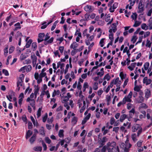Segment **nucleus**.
I'll list each match as a JSON object with an SVG mask.
<instances>
[{"label": "nucleus", "instance_id": "obj_42", "mask_svg": "<svg viewBox=\"0 0 152 152\" xmlns=\"http://www.w3.org/2000/svg\"><path fill=\"white\" fill-rule=\"evenodd\" d=\"M64 66V63H62L61 64V66H60V68L61 69V74H62L64 71V69L63 68Z\"/></svg>", "mask_w": 152, "mask_h": 152}, {"label": "nucleus", "instance_id": "obj_2", "mask_svg": "<svg viewBox=\"0 0 152 152\" xmlns=\"http://www.w3.org/2000/svg\"><path fill=\"white\" fill-rule=\"evenodd\" d=\"M132 145L129 143L128 141H126L125 143H121L120 147L124 150V152H129V148L131 147Z\"/></svg>", "mask_w": 152, "mask_h": 152}, {"label": "nucleus", "instance_id": "obj_3", "mask_svg": "<svg viewBox=\"0 0 152 152\" xmlns=\"http://www.w3.org/2000/svg\"><path fill=\"white\" fill-rule=\"evenodd\" d=\"M132 95V92L130 91L127 96H126L123 99V103L125 104L126 102H131L132 101L131 98Z\"/></svg>", "mask_w": 152, "mask_h": 152}, {"label": "nucleus", "instance_id": "obj_29", "mask_svg": "<svg viewBox=\"0 0 152 152\" xmlns=\"http://www.w3.org/2000/svg\"><path fill=\"white\" fill-rule=\"evenodd\" d=\"M42 109V107H40L38 109L37 111V115L38 118L41 115V111Z\"/></svg>", "mask_w": 152, "mask_h": 152}, {"label": "nucleus", "instance_id": "obj_39", "mask_svg": "<svg viewBox=\"0 0 152 152\" xmlns=\"http://www.w3.org/2000/svg\"><path fill=\"white\" fill-rule=\"evenodd\" d=\"M137 39L136 36L134 35L133 36L132 39L131 41L133 43H134L135 42Z\"/></svg>", "mask_w": 152, "mask_h": 152}, {"label": "nucleus", "instance_id": "obj_6", "mask_svg": "<svg viewBox=\"0 0 152 152\" xmlns=\"http://www.w3.org/2000/svg\"><path fill=\"white\" fill-rule=\"evenodd\" d=\"M84 10L86 11L91 12L94 10V8L91 6L87 5L84 7Z\"/></svg>", "mask_w": 152, "mask_h": 152}, {"label": "nucleus", "instance_id": "obj_18", "mask_svg": "<svg viewBox=\"0 0 152 152\" xmlns=\"http://www.w3.org/2000/svg\"><path fill=\"white\" fill-rule=\"evenodd\" d=\"M40 134L43 136H45V131L44 127L42 126L41 127L39 130Z\"/></svg>", "mask_w": 152, "mask_h": 152}, {"label": "nucleus", "instance_id": "obj_31", "mask_svg": "<svg viewBox=\"0 0 152 152\" xmlns=\"http://www.w3.org/2000/svg\"><path fill=\"white\" fill-rule=\"evenodd\" d=\"M151 42H150V41L148 39L146 41V47L150 48L151 47Z\"/></svg>", "mask_w": 152, "mask_h": 152}, {"label": "nucleus", "instance_id": "obj_60", "mask_svg": "<svg viewBox=\"0 0 152 152\" xmlns=\"http://www.w3.org/2000/svg\"><path fill=\"white\" fill-rule=\"evenodd\" d=\"M6 97L7 99L10 102H11V100L12 99V95L11 94H10L9 95H7Z\"/></svg>", "mask_w": 152, "mask_h": 152}, {"label": "nucleus", "instance_id": "obj_45", "mask_svg": "<svg viewBox=\"0 0 152 152\" xmlns=\"http://www.w3.org/2000/svg\"><path fill=\"white\" fill-rule=\"evenodd\" d=\"M45 142L48 144H50L51 142V140L48 137H46L45 138Z\"/></svg>", "mask_w": 152, "mask_h": 152}, {"label": "nucleus", "instance_id": "obj_52", "mask_svg": "<svg viewBox=\"0 0 152 152\" xmlns=\"http://www.w3.org/2000/svg\"><path fill=\"white\" fill-rule=\"evenodd\" d=\"M46 72H42L40 73L39 75V77L40 78H42V77L46 76Z\"/></svg>", "mask_w": 152, "mask_h": 152}, {"label": "nucleus", "instance_id": "obj_24", "mask_svg": "<svg viewBox=\"0 0 152 152\" xmlns=\"http://www.w3.org/2000/svg\"><path fill=\"white\" fill-rule=\"evenodd\" d=\"M89 16V15L86 14L85 15V18L81 20L80 21V22H83V21H88Z\"/></svg>", "mask_w": 152, "mask_h": 152}, {"label": "nucleus", "instance_id": "obj_20", "mask_svg": "<svg viewBox=\"0 0 152 152\" xmlns=\"http://www.w3.org/2000/svg\"><path fill=\"white\" fill-rule=\"evenodd\" d=\"M151 95V92L150 91L147 90L145 93V96L146 98L148 99Z\"/></svg>", "mask_w": 152, "mask_h": 152}, {"label": "nucleus", "instance_id": "obj_63", "mask_svg": "<svg viewBox=\"0 0 152 152\" xmlns=\"http://www.w3.org/2000/svg\"><path fill=\"white\" fill-rule=\"evenodd\" d=\"M115 119L113 117H112L111 118L110 120V124L112 125H113L115 122Z\"/></svg>", "mask_w": 152, "mask_h": 152}, {"label": "nucleus", "instance_id": "obj_64", "mask_svg": "<svg viewBox=\"0 0 152 152\" xmlns=\"http://www.w3.org/2000/svg\"><path fill=\"white\" fill-rule=\"evenodd\" d=\"M119 129V128L118 127H115L113 129V131L115 132L116 133L118 132V131Z\"/></svg>", "mask_w": 152, "mask_h": 152}, {"label": "nucleus", "instance_id": "obj_13", "mask_svg": "<svg viewBox=\"0 0 152 152\" xmlns=\"http://www.w3.org/2000/svg\"><path fill=\"white\" fill-rule=\"evenodd\" d=\"M53 39L54 38L53 37H52L48 40H47L46 41H45L44 43L45 45H47L48 44L51 43L53 42Z\"/></svg>", "mask_w": 152, "mask_h": 152}, {"label": "nucleus", "instance_id": "obj_47", "mask_svg": "<svg viewBox=\"0 0 152 152\" xmlns=\"http://www.w3.org/2000/svg\"><path fill=\"white\" fill-rule=\"evenodd\" d=\"M107 149V145H105L102 147L101 150H100L101 152H105Z\"/></svg>", "mask_w": 152, "mask_h": 152}, {"label": "nucleus", "instance_id": "obj_50", "mask_svg": "<svg viewBox=\"0 0 152 152\" xmlns=\"http://www.w3.org/2000/svg\"><path fill=\"white\" fill-rule=\"evenodd\" d=\"M2 72L6 76H8L9 75L8 72L7 70L3 69L2 70Z\"/></svg>", "mask_w": 152, "mask_h": 152}, {"label": "nucleus", "instance_id": "obj_34", "mask_svg": "<svg viewBox=\"0 0 152 152\" xmlns=\"http://www.w3.org/2000/svg\"><path fill=\"white\" fill-rule=\"evenodd\" d=\"M149 65V64L148 62H147L145 63L144 66L145 70H147Z\"/></svg>", "mask_w": 152, "mask_h": 152}, {"label": "nucleus", "instance_id": "obj_61", "mask_svg": "<svg viewBox=\"0 0 152 152\" xmlns=\"http://www.w3.org/2000/svg\"><path fill=\"white\" fill-rule=\"evenodd\" d=\"M53 117H52L51 118H48L47 120V122L49 124L52 123L53 122Z\"/></svg>", "mask_w": 152, "mask_h": 152}, {"label": "nucleus", "instance_id": "obj_46", "mask_svg": "<svg viewBox=\"0 0 152 152\" xmlns=\"http://www.w3.org/2000/svg\"><path fill=\"white\" fill-rule=\"evenodd\" d=\"M110 77L108 74L106 75L104 77V80L106 79L107 81L109 80L110 79Z\"/></svg>", "mask_w": 152, "mask_h": 152}, {"label": "nucleus", "instance_id": "obj_5", "mask_svg": "<svg viewBox=\"0 0 152 152\" xmlns=\"http://www.w3.org/2000/svg\"><path fill=\"white\" fill-rule=\"evenodd\" d=\"M108 140V138L105 137H103L102 139H100V140L99 142L101 146H99V148H101L105 144V142Z\"/></svg>", "mask_w": 152, "mask_h": 152}, {"label": "nucleus", "instance_id": "obj_27", "mask_svg": "<svg viewBox=\"0 0 152 152\" xmlns=\"http://www.w3.org/2000/svg\"><path fill=\"white\" fill-rule=\"evenodd\" d=\"M131 18L135 20L137 18V15L136 13H133L132 15H131Z\"/></svg>", "mask_w": 152, "mask_h": 152}, {"label": "nucleus", "instance_id": "obj_49", "mask_svg": "<svg viewBox=\"0 0 152 152\" xmlns=\"http://www.w3.org/2000/svg\"><path fill=\"white\" fill-rule=\"evenodd\" d=\"M141 28L143 29H148V26L145 23H143L141 26Z\"/></svg>", "mask_w": 152, "mask_h": 152}, {"label": "nucleus", "instance_id": "obj_28", "mask_svg": "<svg viewBox=\"0 0 152 152\" xmlns=\"http://www.w3.org/2000/svg\"><path fill=\"white\" fill-rule=\"evenodd\" d=\"M64 131L63 130H60L58 132V136L60 137L61 138L64 136Z\"/></svg>", "mask_w": 152, "mask_h": 152}, {"label": "nucleus", "instance_id": "obj_62", "mask_svg": "<svg viewBox=\"0 0 152 152\" xmlns=\"http://www.w3.org/2000/svg\"><path fill=\"white\" fill-rule=\"evenodd\" d=\"M134 90L135 91L139 92L140 91V88L139 86H137L134 87Z\"/></svg>", "mask_w": 152, "mask_h": 152}, {"label": "nucleus", "instance_id": "obj_11", "mask_svg": "<svg viewBox=\"0 0 152 152\" xmlns=\"http://www.w3.org/2000/svg\"><path fill=\"white\" fill-rule=\"evenodd\" d=\"M127 118V115L125 114H123L121 115L119 120L121 122H122L126 118Z\"/></svg>", "mask_w": 152, "mask_h": 152}, {"label": "nucleus", "instance_id": "obj_9", "mask_svg": "<svg viewBox=\"0 0 152 152\" xmlns=\"http://www.w3.org/2000/svg\"><path fill=\"white\" fill-rule=\"evenodd\" d=\"M143 6L142 5V3L140 1L139 4L138 10L137 11L138 13H141L144 11Z\"/></svg>", "mask_w": 152, "mask_h": 152}, {"label": "nucleus", "instance_id": "obj_23", "mask_svg": "<svg viewBox=\"0 0 152 152\" xmlns=\"http://www.w3.org/2000/svg\"><path fill=\"white\" fill-rule=\"evenodd\" d=\"M34 149L35 151H41L42 150V148L41 146H37L34 147Z\"/></svg>", "mask_w": 152, "mask_h": 152}, {"label": "nucleus", "instance_id": "obj_10", "mask_svg": "<svg viewBox=\"0 0 152 152\" xmlns=\"http://www.w3.org/2000/svg\"><path fill=\"white\" fill-rule=\"evenodd\" d=\"M31 58L32 60L33 64H36L37 61V57L34 54L31 55Z\"/></svg>", "mask_w": 152, "mask_h": 152}, {"label": "nucleus", "instance_id": "obj_41", "mask_svg": "<svg viewBox=\"0 0 152 152\" xmlns=\"http://www.w3.org/2000/svg\"><path fill=\"white\" fill-rule=\"evenodd\" d=\"M22 82L23 81L22 80L20 79L19 80H18L17 83V87H18L19 86H22Z\"/></svg>", "mask_w": 152, "mask_h": 152}, {"label": "nucleus", "instance_id": "obj_56", "mask_svg": "<svg viewBox=\"0 0 152 152\" xmlns=\"http://www.w3.org/2000/svg\"><path fill=\"white\" fill-rule=\"evenodd\" d=\"M113 34L112 32L111 33H110V34H109V39L112 40H113Z\"/></svg>", "mask_w": 152, "mask_h": 152}, {"label": "nucleus", "instance_id": "obj_48", "mask_svg": "<svg viewBox=\"0 0 152 152\" xmlns=\"http://www.w3.org/2000/svg\"><path fill=\"white\" fill-rule=\"evenodd\" d=\"M4 54L5 56H7L8 53V47H6L4 49Z\"/></svg>", "mask_w": 152, "mask_h": 152}, {"label": "nucleus", "instance_id": "obj_25", "mask_svg": "<svg viewBox=\"0 0 152 152\" xmlns=\"http://www.w3.org/2000/svg\"><path fill=\"white\" fill-rule=\"evenodd\" d=\"M148 26L151 29H152V17L150 18L149 20Z\"/></svg>", "mask_w": 152, "mask_h": 152}, {"label": "nucleus", "instance_id": "obj_30", "mask_svg": "<svg viewBox=\"0 0 152 152\" xmlns=\"http://www.w3.org/2000/svg\"><path fill=\"white\" fill-rule=\"evenodd\" d=\"M30 105L32 106V107H35V101L33 99H31V101L30 102Z\"/></svg>", "mask_w": 152, "mask_h": 152}, {"label": "nucleus", "instance_id": "obj_58", "mask_svg": "<svg viewBox=\"0 0 152 152\" xmlns=\"http://www.w3.org/2000/svg\"><path fill=\"white\" fill-rule=\"evenodd\" d=\"M105 39L102 38L100 41L99 44H100V46L101 47H103L104 45L103 44L104 42V40Z\"/></svg>", "mask_w": 152, "mask_h": 152}, {"label": "nucleus", "instance_id": "obj_22", "mask_svg": "<svg viewBox=\"0 0 152 152\" xmlns=\"http://www.w3.org/2000/svg\"><path fill=\"white\" fill-rule=\"evenodd\" d=\"M32 42V40L31 39H29L27 42L26 45V48H28L30 47L31 43Z\"/></svg>", "mask_w": 152, "mask_h": 152}, {"label": "nucleus", "instance_id": "obj_38", "mask_svg": "<svg viewBox=\"0 0 152 152\" xmlns=\"http://www.w3.org/2000/svg\"><path fill=\"white\" fill-rule=\"evenodd\" d=\"M78 49H74V50H72L71 52V55L72 56H74L76 53L78 51Z\"/></svg>", "mask_w": 152, "mask_h": 152}, {"label": "nucleus", "instance_id": "obj_37", "mask_svg": "<svg viewBox=\"0 0 152 152\" xmlns=\"http://www.w3.org/2000/svg\"><path fill=\"white\" fill-rule=\"evenodd\" d=\"M22 119L24 122L26 124L27 123V119L26 115H23L22 117Z\"/></svg>", "mask_w": 152, "mask_h": 152}, {"label": "nucleus", "instance_id": "obj_55", "mask_svg": "<svg viewBox=\"0 0 152 152\" xmlns=\"http://www.w3.org/2000/svg\"><path fill=\"white\" fill-rule=\"evenodd\" d=\"M45 34L44 33H40L38 35L39 38L41 39H43V38L45 36Z\"/></svg>", "mask_w": 152, "mask_h": 152}, {"label": "nucleus", "instance_id": "obj_59", "mask_svg": "<svg viewBox=\"0 0 152 152\" xmlns=\"http://www.w3.org/2000/svg\"><path fill=\"white\" fill-rule=\"evenodd\" d=\"M50 37L49 36V34L48 33H47L45 36V39H44V41H46L47 40L50 38Z\"/></svg>", "mask_w": 152, "mask_h": 152}, {"label": "nucleus", "instance_id": "obj_51", "mask_svg": "<svg viewBox=\"0 0 152 152\" xmlns=\"http://www.w3.org/2000/svg\"><path fill=\"white\" fill-rule=\"evenodd\" d=\"M98 83H94L93 88L94 90H96L98 88Z\"/></svg>", "mask_w": 152, "mask_h": 152}, {"label": "nucleus", "instance_id": "obj_7", "mask_svg": "<svg viewBox=\"0 0 152 152\" xmlns=\"http://www.w3.org/2000/svg\"><path fill=\"white\" fill-rule=\"evenodd\" d=\"M141 127L140 125L137 124H134L132 127V131L133 132H135Z\"/></svg>", "mask_w": 152, "mask_h": 152}, {"label": "nucleus", "instance_id": "obj_43", "mask_svg": "<svg viewBox=\"0 0 152 152\" xmlns=\"http://www.w3.org/2000/svg\"><path fill=\"white\" fill-rule=\"evenodd\" d=\"M46 23H47L46 22H44L43 23H42V26L41 27V28L42 29H44L45 28L47 27V26H48L47 24H46Z\"/></svg>", "mask_w": 152, "mask_h": 152}, {"label": "nucleus", "instance_id": "obj_8", "mask_svg": "<svg viewBox=\"0 0 152 152\" xmlns=\"http://www.w3.org/2000/svg\"><path fill=\"white\" fill-rule=\"evenodd\" d=\"M143 82L146 85H148L151 84L152 82V80L151 79H148V77H145L143 78Z\"/></svg>", "mask_w": 152, "mask_h": 152}, {"label": "nucleus", "instance_id": "obj_36", "mask_svg": "<svg viewBox=\"0 0 152 152\" xmlns=\"http://www.w3.org/2000/svg\"><path fill=\"white\" fill-rule=\"evenodd\" d=\"M120 76L122 80L124 79L126 76V75L125 74V75L124 74L123 72H121L120 73Z\"/></svg>", "mask_w": 152, "mask_h": 152}, {"label": "nucleus", "instance_id": "obj_32", "mask_svg": "<svg viewBox=\"0 0 152 152\" xmlns=\"http://www.w3.org/2000/svg\"><path fill=\"white\" fill-rule=\"evenodd\" d=\"M26 69L27 72H30L32 69V67L30 65H28V66H26Z\"/></svg>", "mask_w": 152, "mask_h": 152}, {"label": "nucleus", "instance_id": "obj_33", "mask_svg": "<svg viewBox=\"0 0 152 152\" xmlns=\"http://www.w3.org/2000/svg\"><path fill=\"white\" fill-rule=\"evenodd\" d=\"M15 49V47L13 46H11L9 49V53L10 54L12 53Z\"/></svg>", "mask_w": 152, "mask_h": 152}, {"label": "nucleus", "instance_id": "obj_1", "mask_svg": "<svg viewBox=\"0 0 152 152\" xmlns=\"http://www.w3.org/2000/svg\"><path fill=\"white\" fill-rule=\"evenodd\" d=\"M107 150L108 152H120L118 146H116L115 142H108L107 144Z\"/></svg>", "mask_w": 152, "mask_h": 152}, {"label": "nucleus", "instance_id": "obj_12", "mask_svg": "<svg viewBox=\"0 0 152 152\" xmlns=\"http://www.w3.org/2000/svg\"><path fill=\"white\" fill-rule=\"evenodd\" d=\"M35 89H34V94L35 96V97L36 98L37 96V93H38L39 88V87L38 85H37L36 86L35 85Z\"/></svg>", "mask_w": 152, "mask_h": 152}, {"label": "nucleus", "instance_id": "obj_40", "mask_svg": "<svg viewBox=\"0 0 152 152\" xmlns=\"http://www.w3.org/2000/svg\"><path fill=\"white\" fill-rule=\"evenodd\" d=\"M48 117V115L47 113H46L45 116L43 117L42 121L43 122L45 123Z\"/></svg>", "mask_w": 152, "mask_h": 152}, {"label": "nucleus", "instance_id": "obj_19", "mask_svg": "<svg viewBox=\"0 0 152 152\" xmlns=\"http://www.w3.org/2000/svg\"><path fill=\"white\" fill-rule=\"evenodd\" d=\"M30 118L31 119V121L32 122V123L34 126H35L36 125V126H39V124L37 122H36H36L35 121V120L34 118V117L32 116H31L30 117Z\"/></svg>", "mask_w": 152, "mask_h": 152}, {"label": "nucleus", "instance_id": "obj_57", "mask_svg": "<svg viewBox=\"0 0 152 152\" xmlns=\"http://www.w3.org/2000/svg\"><path fill=\"white\" fill-rule=\"evenodd\" d=\"M69 56L68 55H66L65 57L63 58H61V61L62 62H64L66 61V59H67L68 58Z\"/></svg>", "mask_w": 152, "mask_h": 152}, {"label": "nucleus", "instance_id": "obj_16", "mask_svg": "<svg viewBox=\"0 0 152 152\" xmlns=\"http://www.w3.org/2000/svg\"><path fill=\"white\" fill-rule=\"evenodd\" d=\"M32 133L33 132L32 131L30 130H28L26 133V138L27 139L29 138L32 134Z\"/></svg>", "mask_w": 152, "mask_h": 152}, {"label": "nucleus", "instance_id": "obj_17", "mask_svg": "<svg viewBox=\"0 0 152 152\" xmlns=\"http://www.w3.org/2000/svg\"><path fill=\"white\" fill-rule=\"evenodd\" d=\"M15 28L14 29V31H16L18 29L21 28V27L20 26V23L18 22L15 24Z\"/></svg>", "mask_w": 152, "mask_h": 152}, {"label": "nucleus", "instance_id": "obj_21", "mask_svg": "<svg viewBox=\"0 0 152 152\" xmlns=\"http://www.w3.org/2000/svg\"><path fill=\"white\" fill-rule=\"evenodd\" d=\"M137 135L136 134L134 133L131 135V138L134 142H135L137 140L136 138Z\"/></svg>", "mask_w": 152, "mask_h": 152}, {"label": "nucleus", "instance_id": "obj_14", "mask_svg": "<svg viewBox=\"0 0 152 152\" xmlns=\"http://www.w3.org/2000/svg\"><path fill=\"white\" fill-rule=\"evenodd\" d=\"M36 135L34 134L31 137L29 140V141L32 144L36 140Z\"/></svg>", "mask_w": 152, "mask_h": 152}, {"label": "nucleus", "instance_id": "obj_54", "mask_svg": "<svg viewBox=\"0 0 152 152\" xmlns=\"http://www.w3.org/2000/svg\"><path fill=\"white\" fill-rule=\"evenodd\" d=\"M142 131V128L141 127L139 129V130H138L137 132V137H139L140 134L141 133Z\"/></svg>", "mask_w": 152, "mask_h": 152}, {"label": "nucleus", "instance_id": "obj_26", "mask_svg": "<svg viewBox=\"0 0 152 152\" xmlns=\"http://www.w3.org/2000/svg\"><path fill=\"white\" fill-rule=\"evenodd\" d=\"M144 101V98L142 96H139L138 98L137 102L139 103H141Z\"/></svg>", "mask_w": 152, "mask_h": 152}, {"label": "nucleus", "instance_id": "obj_35", "mask_svg": "<svg viewBox=\"0 0 152 152\" xmlns=\"http://www.w3.org/2000/svg\"><path fill=\"white\" fill-rule=\"evenodd\" d=\"M134 21L135 23L133 26L134 27H137L140 25V23L139 21H137L136 20Z\"/></svg>", "mask_w": 152, "mask_h": 152}, {"label": "nucleus", "instance_id": "obj_44", "mask_svg": "<svg viewBox=\"0 0 152 152\" xmlns=\"http://www.w3.org/2000/svg\"><path fill=\"white\" fill-rule=\"evenodd\" d=\"M32 47L34 48L33 50H35L37 48V43L36 42H33L32 43Z\"/></svg>", "mask_w": 152, "mask_h": 152}, {"label": "nucleus", "instance_id": "obj_15", "mask_svg": "<svg viewBox=\"0 0 152 152\" xmlns=\"http://www.w3.org/2000/svg\"><path fill=\"white\" fill-rule=\"evenodd\" d=\"M78 45V43L75 42L70 45V48H72L73 49H75V48L77 47Z\"/></svg>", "mask_w": 152, "mask_h": 152}, {"label": "nucleus", "instance_id": "obj_4", "mask_svg": "<svg viewBox=\"0 0 152 152\" xmlns=\"http://www.w3.org/2000/svg\"><path fill=\"white\" fill-rule=\"evenodd\" d=\"M118 24V22H117L116 23H113L111 26L112 28H110L109 30V33L113 32L115 33L117 30V26Z\"/></svg>", "mask_w": 152, "mask_h": 152}, {"label": "nucleus", "instance_id": "obj_53", "mask_svg": "<svg viewBox=\"0 0 152 152\" xmlns=\"http://www.w3.org/2000/svg\"><path fill=\"white\" fill-rule=\"evenodd\" d=\"M42 146L43 147V150L44 151H46L47 149V147L46 144L42 140Z\"/></svg>", "mask_w": 152, "mask_h": 152}]
</instances>
